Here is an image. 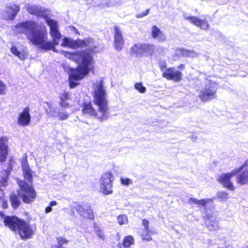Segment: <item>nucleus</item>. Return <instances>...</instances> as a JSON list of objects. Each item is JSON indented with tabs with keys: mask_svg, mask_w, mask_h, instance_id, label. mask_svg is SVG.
<instances>
[{
	"mask_svg": "<svg viewBox=\"0 0 248 248\" xmlns=\"http://www.w3.org/2000/svg\"><path fill=\"white\" fill-rule=\"evenodd\" d=\"M14 31L16 33L25 34L27 39L34 45L38 46L39 48L46 51L52 50L56 53H61L55 48L53 42L46 41L47 32L46 30L41 29L37 23L31 20L18 23L14 27Z\"/></svg>",
	"mask_w": 248,
	"mask_h": 248,
	"instance_id": "f257e3e1",
	"label": "nucleus"
},
{
	"mask_svg": "<svg viewBox=\"0 0 248 248\" xmlns=\"http://www.w3.org/2000/svg\"><path fill=\"white\" fill-rule=\"evenodd\" d=\"M93 102L97 107V111L93 108L91 102L85 103L82 108L84 114L94 117L103 122L111 117L107 100V93L102 80L97 81L93 84Z\"/></svg>",
	"mask_w": 248,
	"mask_h": 248,
	"instance_id": "f03ea898",
	"label": "nucleus"
},
{
	"mask_svg": "<svg viewBox=\"0 0 248 248\" xmlns=\"http://www.w3.org/2000/svg\"><path fill=\"white\" fill-rule=\"evenodd\" d=\"M61 53L65 57L78 63L77 68L73 69L72 76L77 74L80 78H84L93 68L94 63L93 56L88 50L73 53L61 51Z\"/></svg>",
	"mask_w": 248,
	"mask_h": 248,
	"instance_id": "7ed1b4c3",
	"label": "nucleus"
},
{
	"mask_svg": "<svg viewBox=\"0 0 248 248\" xmlns=\"http://www.w3.org/2000/svg\"><path fill=\"white\" fill-rule=\"evenodd\" d=\"M22 168L25 180H17V183L20 187V191L18 194L22 198L24 202L30 203L34 200L36 192L32 186V171L27 163L26 159L22 162Z\"/></svg>",
	"mask_w": 248,
	"mask_h": 248,
	"instance_id": "20e7f679",
	"label": "nucleus"
},
{
	"mask_svg": "<svg viewBox=\"0 0 248 248\" xmlns=\"http://www.w3.org/2000/svg\"><path fill=\"white\" fill-rule=\"evenodd\" d=\"M5 226L13 231H18L22 239L31 238L33 234V231L30 225L25 221L16 217H6L3 221Z\"/></svg>",
	"mask_w": 248,
	"mask_h": 248,
	"instance_id": "39448f33",
	"label": "nucleus"
},
{
	"mask_svg": "<svg viewBox=\"0 0 248 248\" xmlns=\"http://www.w3.org/2000/svg\"><path fill=\"white\" fill-rule=\"evenodd\" d=\"M217 91V84L211 80L207 79L204 85L200 91L199 97L202 102H205L216 98Z\"/></svg>",
	"mask_w": 248,
	"mask_h": 248,
	"instance_id": "423d86ee",
	"label": "nucleus"
},
{
	"mask_svg": "<svg viewBox=\"0 0 248 248\" xmlns=\"http://www.w3.org/2000/svg\"><path fill=\"white\" fill-rule=\"evenodd\" d=\"M26 10L30 14L39 17H43L45 20L46 18H49L51 15V11L47 9L37 6L36 5H31L27 3L25 5Z\"/></svg>",
	"mask_w": 248,
	"mask_h": 248,
	"instance_id": "0eeeda50",
	"label": "nucleus"
},
{
	"mask_svg": "<svg viewBox=\"0 0 248 248\" xmlns=\"http://www.w3.org/2000/svg\"><path fill=\"white\" fill-rule=\"evenodd\" d=\"M46 22L50 28V35L52 38L51 42H53L55 45H58L62 35L58 30L57 22L49 17L46 18Z\"/></svg>",
	"mask_w": 248,
	"mask_h": 248,
	"instance_id": "6e6552de",
	"label": "nucleus"
},
{
	"mask_svg": "<svg viewBox=\"0 0 248 248\" xmlns=\"http://www.w3.org/2000/svg\"><path fill=\"white\" fill-rule=\"evenodd\" d=\"M114 178L111 172H108L103 174L100 181V187L103 193L105 195L112 193V183Z\"/></svg>",
	"mask_w": 248,
	"mask_h": 248,
	"instance_id": "1a4fd4ad",
	"label": "nucleus"
},
{
	"mask_svg": "<svg viewBox=\"0 0 248 248\" xmlns=\"http://www.w3.org/2000/svg\"><path fill=\"white\" fill-rule=\"evenodd\" d=\"M92 41V40L91 39L75 41L67 37H64L61 45L62 46H68L71 48L82 47L86 46H89Z\"/></svg>",
	"mask_w": 248,
	"mask_h": 248,
	"instance_id": "9d476101",
	"label": "nucleus"
},
{
	"mask_svg": "<svg viewBox=\"0 0 248 248\" xmlns=\"http://www.w3.org/2000/svg\"><path fill=\"white\" fill-rule=\"evenodd\" d=\"M238 173V172L234 169L231 172L222 173L218 176V182L221 184L225 187L230 190H234L233 183L231 181V178Z\"/></svg>",
	"mask_w": 248,
	"mask_h": 248,
	"instance_id": "9b49d317",
	"label": "nucleus"
},
{
	"mask_svg": "<svg viewBox=\"0 0 248 248\" xmlns=\"http://www.w3.org/2000/svg\"><path fill=\"white\" fill-rule=\"evenodd\" d=\"M73 209L78 212L81 216L85 218L93 219L94 218L93 213L90 205L85 204L82 205H77Z\"/></svg>",
	"mask_w": 248,
	"mask_h": 248,
	"instance_id": "f8f14e48",
	"label": "nucleus"
},
{
	"mask_svg": "<svg viewBox=\"0 0 248 248\" xmlns=\"http://www.w3.org/2000/svg\"><path fill=\"white\" fill-rule=\"evenodd\" d=\"M182 73L175 70L174 68H167L162 74L164 78L168 80H173L174 81H179L182 78Z\"/></svg>",
	"mask_w": 248,
	"mask_h": 248,
	"instance_id": "ddd939ff",
	"label": "nucleus"
},
{
	"mask_svg": "<svg viewBox=\"0 0 248 248\" xmlns=\"http://www.w3.org/2000/svg\"><path fill=\"white\" fill-rule=\"evenodd\" d=\"M31 119L30 108L29 107H26L19 114L17 119V124L22 126H27L30 124Z\"/></svg>",
	"mask_w": 248,
	"mask_h": 248,
	"instance_id": "4468645a",
	"label": "nucleus"
},
{
	"mask_svg": "<svg viewBox=\"0 0 248 248\" xmlns=\"http://www.w3.org/2000/svg\"><path fill=\"white\" fill-rule=\"evenodd\" d=\"M114 46L117 51L121 50L124 45L122 33L119 28L115 26L114 27Z\"/></svg>",
	"mask_w": 248,
	"mask_h": 248,
	"instance_id": "2eb2a0df",
	"label": "nucleus"
},
{
	"mask_svg": "<svg viewBox=\"0 0 248 248\" xmlns=\"http://www.w3.org/2000/svg\"><path fill=\"white\" fill-rule=\"evenodd\" d=\"M20 11L19 5L15 3H11L6 8V16L5 17L7 19L13 20L15 19L16 16Z\"/></svg>",
	"mask_w": 248,
	"mask_h": 248,
	"instance_id": "dca6fc26",
	"label": "nucleus"
},
{
	"mask_svg": "<svg viewBox=\"0 0 248 248\" xmlns=\"http://www.w3.org/2000/svg\"><path fill=\"white\" fill-rule=\"evenodd\" d=\"M185 19L189 20L194 25L200 27L201 29L206 30L209 25L206 19H201L196 16H185Z\"/></svg>",
	"mask_w": 248,
	"mask_h": 248,
	"instance_id": "f3484780",
	"label": "nucleus"
},
{
	"mask_svg": "<svg viewBox=\"0 0 248 248\" xmlns=\"http://www.w3.org/2000/svg\"><path fill=\"white\" fill-rule=\"evenodd\" d=\"M8 140L6 137L0 138V162L4 161L8 154Z\"/></svg>",
	"mask_w": 248,
	"mask_h": 248,
	"instance_id": "a211bd4d",
	"label": "nucleus"
},
{
	"mask_svg": "<svg viewBox=\"0 0 248 248\" xmlns=\"http://www.w3.org/2000/svg\"><path fill=\"white\" fill-rule=\"evenodd\" d=\"M151 34L153 38L156 39L159 42L166 40V37L164 33L155 25L152 27Z\"/></svg>",
	"mask_w": 248,
	"mask_h": 248,
	"instance_id": "6ab92c4d",
	"label": "nucleus"
},
{
	"mask_svg": "<svg viewBox=\"0 0 248 248\" xmlns=\"http://www.w3.org/2000/svg\"><path fill=\"white\" fill-rule=\"evenodd\" d=\"M130 53L135 54L137 57L145 56L143 44H136L130 48Z\"/></svg>",
	"mask_w": 248,
	"mask_h": 248,
	"instance_id": "aec40b11",
	"label": "nucleus"
},
{
	"mask_svg": "<svg viewBox=\"0 0 248 248\" xmlns=\"http://www.w3.org/2000/svg\"><path fill=\"white\" fill-rule=\"evenodd\" d=\"M214 198H208L202 200H198L195 198H190L188 201L190 204L195 203L199 205L205 207L207 204H210L211 206L213 205V201Z\"/></svg>",
	"mask_w": 248,
	"mask_h": 248,
	"instance_id": "412c9836",
	"label": "nucleus"
},
{
	"mask_svg": "<svg viewBox=\"0 0 248 248\" xmlns=\"http://www.w3.org/2000/svg\"><path fill=\"white\" fill-rule=\"evenodd\" d=\"M236 181L242 185L248 184V167L237 175Z\"/></svg>",
	"mask_w": 248,
	"mask_h": 248,
	"instance_id": "4be33fe9",
	"label": "nucleus"
},
{
	"mask_svg": "<svg viewBox=\"0 0 248 248\" xmlns=\"http://www.w3.org/2000/svg\"><path fill=\"white\" fill-rule=\"evenodd\" d=\"M46 104L48 107V109L46 111L47 116L50 118H56L59 107H53L50 102H46Z\"/></svg>",
	"mask_w": 248,
	"mask_h": 248,
	"instance_id": "5701e85b",
	"label": "nucleus"
},
{
	"mask_svg": "<svg viewBox=\"0 0 248 248\" xmlns=\"http://www.w3.org/2000/svg\"><path fill=\"white\" fill-rule=\"evenodd\" d=\"M73 73V69H71L70 72L69 74V86L70 88H75L77 85L78 83L75 82V80H78L82 79L83 78H80L78 75H76L72 76V74Z\"/></svg>",
	"mask_w": 248,
	"mask_h": 248,
	"instance_id": "b1692460",
	"label": "nucleus"
},
{
	"mask_svg": "<svg viewBox=\"0 0 248 248\" xmlns=\"http://www.w3.org/2000/svg\"><path fill=\"white\" fill-rule=\"evenodd\" d=\"M20 191V189L19 190L17 191L18 196H17L16 194H13L11 196V198H10L12 206L14 208H17L20 204L21 202H20V200L19 199V197L22 199V198L21 196H20L18 194V193Z\"/></svg>",
	"mask_w": 248,
	"mask_h": 248,
	"instance_id": "393cba45",
	"label": "nucleus"
},
{
	"mask_svg": "<svg viewBox=\"0 0 248 248\" xmlns=\"http://www.w3.org/2000/svg\"><path fill=\"white\" fill-rule=\"evenodd\" d=\"M69 117V114L66 112V109L62 108H59L56 118L60 121L66 120Z\"/></svg>",
	"mask_w": 248,
	"mask_h": 248,
	"instance_id": "a878e982",
	"label": "nucleus"
},
{
	"mask_svg": "<svg viewBox=\"0 0 248 248\" xmlns=\"http://www.w3.org/2000/svg\"><path fill=\"white\" fill-rule=\"evenodd\" d=\"M145 56H151L155 52V46L153 44H143Z\"/></svg>",
	"mask_w": 248,
	"mask_h": 248,
	"instance_id": "bb28decb",
	"label": "nucleus"
},
{
	"mask_svg": "<svg viewBox=\"0 0 248 248\" xmlns=\"http://www.w3.org/2000/svg\"><path fill=\"white\" fill-rule=\"evenodd\" d=\"M58 244H53L51 246V248H64L63 247L64 244H67L68 242V240L65 238L59 237L57 238Z\"/></svg>",
	"mask_w": 248,
	"mask_h": 248,
	"instance_id": "cd10ccee",
	"label": "nucleus"
},
{
	"mask_svg": "<svg viewBox=\"0 0 248 248\" xmlns=\"http://www.w3.org/2000/svg\"><path fill=\"white\" fill-rule=\"evenodd\" d=\"M134 243V238L131 235H128L124 237L123 241V246L125 248H128Z\"/></svg>",
	"mask_w": 248,
	"mask_h": 248,
	"instance_id": "c85d7f7f",
	"label": "nucleus"
},
{
	"mask_svg": "<svg viewBox=\"0 0 248 248\" xmlns=\"http://www.w3.org/2000/svg\"><path fill=\"white\" fill-rule=\"evenodd\" d=\"M11 52L15 56L17 57L20 60H23L25 57L24 55L18 51L17 47L15 46L12 47L10 49Z\"/></svg>",
	"mask_w": 248,
	"mask_h": 248,
	"instance_id": "c756f323",
	"label": "nucleus"
},
{
	"mask_svg": "<svg viewBox=\"0 0 248 248\" xmlns=\"http://www.w3.org/2000/svg\"><path fill=\"white\" fill-rule=\"evenodd\" d=\"M206 223L207 225V227L210 230H217L218 228V223L217 221L214 220H206Z\"/></svg>",
	"mask_w": 248,
	"mask_h": 248,
	"instance_id": "7c9ffc66",
	"label": "nucleus"
},
{
	"mask_svg": "<svg viewBox=\"0 0 248 248\" xmlns=\"http://www.w3.org/2000/svg\"><path fill=\"white\" fill-rule=\"evenodd\" d=\"M135 89L138 90L140 93H144L146 91V88L143 86L142 83H137L134 85Z\"/></svg>",
	"mask_w": 248,
	"mask_h": 248,
	"instance_id": "2f4dec72",
	"label": "nucleus"
},
{
	"mask_svg": "<svg viewBox=\"0 0 248 248\" xmlns=\"http://www.w3.org/2000/svg\"><path fill=\"white\" fill-rule=\"evenodd\" d=\"M117 220L120 225L126 224L128 221L127 217L124 215L119 216Z\"/></svg>",
	"mask_w": 248,
	"mask_h": 248,
	"instance_id": "473e14b6",
	"label": "nucleus"
},
{
	"mask_svg": "<svg viewBox=\"0 0 248 248\" xmlns=\"http://www.w3.org/2000/svg\"><path fill=\"white\" fill-rule=\"evenodd\" d=\"M57 204V202L55 201L50 202L49 205L46 208L45 212L46 214L51 212L52 210V206H55Z\"/></svg>",
	"mask_w": 248,
	"mask_h": 248,
	"instance_id": "72a5a7b5",
	"label": "nucleus"
},
{
	"mask_svg": "<svg viewBox=\"0 0 248 248\" xmlns=\"http://www.w3.org/2000/svg\"><path fill=\"white\" fill-rule=\"evenodd\" d=\"M120 181L121 184L125 186H128L130 184H132V181L129 178H124V177H121L120 178Z\"/></svg>",
	"mask_w": 248,
	"mask_h": 248,
	"instance_id": "f704fd0d",
	"label": "nucleus"
},
{
	"mask_svg": "<svg viewBox=\"0 0 248 248\" xmlns=\"http://www.w3.org/2000/svg\"><path fill=\"white\" fill-rule=\"evenodd\" d=\"M217 198L221 200H225L228 198V193L224 191H219L217 193Z\"/></svg>",
	"mask_w": 248,
	"mask_h": 248,
	"instance_id": "c9c22d12",
	"label": "nucleus"
},
{
	"mask_svg": "<svg viewBox=\"0 0 248 248\" xmlns=\"http://www.w3.org/2000/svg\"><path fill=\"white\" fill-rule=\"evenodd\" d=\"M149 232H146L145 231L142 234H141V237L142 240L150 241L152 240V237L150 234H149Z\"/></svg>",
	"mask_w": 248,
	"mask_h": 248,
	"instance_id": "e433bc0d",
	"label": "nucleus"
},
{
	"mask_svg": "<svg viewBox=\"0 0 248 248\" xmlns=\"http://www.w3.org/2000/svg\"><path fill=\"white\" fill-rule=\"evenodd\" d=\"M182 54L184 56L193 57L196 55V53L193 51L186 50H182Z\"/></svg>",
	"mask_w": 248,
	"mask_h": 248,
	"instance_id": "4c0bfd02",
	"label": "nucleus"
},
{
	"mask_svg": "<svg viewBox=\"0 0 248 248\" xmlns=\"http://www.w3.org/2000/svg\"><path fill=\"white\" fill-rule=\"evenodd\" d=\"M69 98V95L68 92H64L61 94L60 99V101H66Z\"/></svg>",
	"mask_w": 248,
	"mask_h": 248,
	"instance_id": "58836bf2",
	"label": "nucleus"
},
{
	"mask_svg": "<svg viewBox=\"0 0 248 248\" xmlns=\"http://www.w3.org/2000/svg\"><path fill=\"white\" fill-rule=\"evenodd\" d=\"M6 89V85L1 80H0V94L3 95L5 94V91Z\"/></svg>",
	"mask_w": 248,
	"mask_h": 248,
	"instance_id": "ea45409f",
	"label": "nucleus"
},
{
	"mask_svg": "<svg viewBox=\"0 0 248 248\" xmlns=\"http://www.w3.org/2000/svg\"><path fill=\"white\" fill-rule=\"evenodd\" d=\"M59 105L60 108L66 109V108H69V104L66 102V101H60L59 102Z\"/></svg>",
	"mask_w": 248,
	"mask_h": 248,
	"instance_id": "a19ab883",
	"label": "nucleus"
},
{
	"mask_svg": "<svg viewBox=\"0 0 248 248\" xmlns=\"http://www.w3.org/2000/svg\"><path fill=\"white\" fill-rule=\"evenodd\" d=\"M142 225L144 226V229L146 232H149V221L144 219L142 220Z\"/></svg>",
	"mask_w": 248,
	"mask_h": 248,
	"instance_id": "79ce46f5",
	"label": "nucleus"
},
{
	"mask_svg": "<svg viewBox=\"0 0 248 248\" xmlns=\"http://www.w3.org/2000/svg\"><path fill=\"white\" fill-rule=\"evenodd\" d=\"M166 63L164 61H160L159 62V67L160 68V70L163 73L164 72V70L166 67Z\"/></svg>",
	"mask_w": 248,
	"mask_h": 248,
	"instance_id": "37998d69",
	"label": "nucleus"
},
{
	"mask_svg": "<svg viewBox=\"0 0 248 248\" xmlns=\"http://www.w3.org/2000/svg\"><path fill=\"white\" fill-rule=\"evenodd\" d=\"M248 166V159L245 162V163L242 165L240 167L236 169L235 170L239 172L242 171V170L246 167Z\"/></svg>",
	"mask_w": 248,
	"mask_h": 248,
	"instance_id": "c03bdc74",
	"label": "nucleus"
},
{
	"mask_svg": "<svg viewBox=\"0 0 248 248\" xmlns=\"http://www.w3.org/2000/svg\"><path fill=\"white\" fill-rule=\"evenodd\" d=\"M95 231L96 232L99 238H100L102 239H104V235L103 232L101 231V230H99V229L97 228V229L96 228H95Z\"/></svg>",
	"mask_w": 248,
	"mask_h": 248,
	"instance_id": "a18cd8bd",
	"label": "nucleus"
},
{
	"mask_svg": "<svg viewBox=\"0 0 248 248\" xmlns=\"http://www.w3.org/2000/svg\"><path fill=\"white\" fill-rule=\"evenodd\" d=\"M149 9H148L146 10V11L142 14H137L136 16L137 18H141V17H142L143 16H147L149 14Z\"/></svg>",
	"mask_w": 248,
	"mask_h": 248,
	"instance_id": "49530a36",
	"label": "nucleus"
},
{
	"mask_svg": "<svg viewBox=\"0 0 248 248\" xmlns=\"http://www.w3.org/2000/svg\"><path fill=\"white\" fill-rule=\"evenodd\" d=\"M2 206L4 209H6L8 207L7 202L5 201H2Z\"/></svg>",
	"mask_w": 248,
	"mask_h": 248,
	"instance_id": "de8ad7c7",
	"label": "nucleus"
},
{
	"mask_svg": "<svg viewBox=\"0 0 248 248\" xmlns=\"http://www.w3.org/2000/svg\"><path fill=\"white\" fill-rule=\"evenodd\" d=\"M0 216L1 217H3L4 219L5 218V217H7V216H5L4 213L2 211H0Z\"/></svg>",
	"mask_w": 248,
	"mask_h": 248,
	"instance_id": "09e8293b",
	"label": "nucleus"
},
{
	"mask_svg": "<svg viewBox=\"0 0 248 248\" xmlns=\"http://www.w3.org/2000/svg\"><path fill=\"white\" fill-rule=\"evenodd\" d=\"M184 67V65L183 64H180L179 66H178V68L181 69V68H182Z\"/></svg>",
	"mask_w": 248,
	"mask_h": 248,
	"instance_id": "8fccbe9b",
	"label": "nucleus"
}]
</instances>
